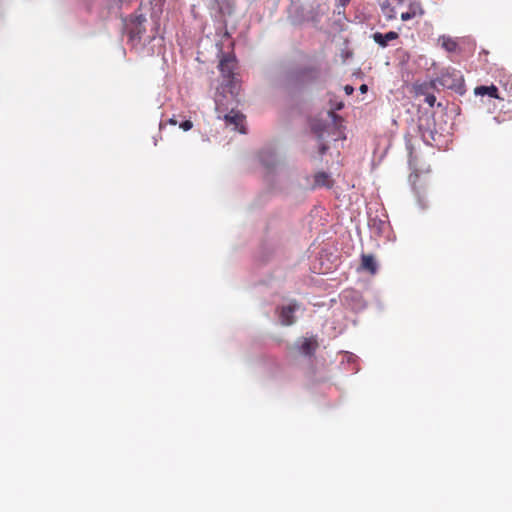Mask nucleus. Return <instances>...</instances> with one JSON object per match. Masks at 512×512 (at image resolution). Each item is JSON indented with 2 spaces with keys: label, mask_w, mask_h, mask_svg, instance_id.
<instances>
[{
  "label": "nucleus",
  "mask_w": 512,
  "mask_h": 512,
  "mask_svg": "<svg viewBox=\"0 0 512 512\" xmlns=\"http://www.w3.org/2000/svg\"><path fill=\"white\" fill-rule=\"evenodd\" d=\"M448 78H449V74L448 73L447 74H443L441 76V82H442L443 85H446L448 87H452L453 85L449 82Z\"/></svg>",
  "instance_id": "nucleus-12"
},
{
  "label": "nucleus",
  "mask_w": 512,
  "mask_h": 512,
  "mask_svg": "<svg viewBox=\"0 0 512 512\" xmlns=\"http://www.w3.org/2000/svg\"><path fill=\"white\" fill-rule=\"evenodd\" d=\"M299 309L297 303H289L281 308L280 322L282 325L289 326L294 323V313Z\"/></svg>",
  "instance_id": "nucleus-2"
},
{
  "label": "nucleus",
  "mask_w": 512,
  "mask_h": 512,
  "mask_svg": "<svg viewBox=\"0 0 512 512\" xmlns=\"http://www.w3.org/2000/svg\"><path fill=\"white\" fill-rule=\"evenodd\" d=\"M344 91H345V93H346L347 95H350V94H352V93H353L354 89H353V87H352V86H350V85H346V86L344 87Z\"/></svg>",
  "instance_id": "nucleus-14"
},
{
  "label": "nucleus",
  "mask_w": 512,
  "mask_h": 512,
  "mask_svg": "<svg viewBox=\"0 0 512 512\" xmlns=\"http://www.w3.org/2000/svg\"><path fill=\"white\" fill-rule=\"evenodd\" d=\"M361 93H365L367 91V86L365 84L360 86Z\"/></svg>",
  "instance_id": "nucleus-15"
},
{
  "label": "nucleus",
  "mask_w": 512,
  "mask_h": 512,
  "mask_svg": "<svg viewBox=\"0 0 512 512\" xmlns=\"http://www.w3.org/2000/svg\"><path fill=\"white\" fill-rule=\"evenodd\" d=\"M372 38L379 46L386 47L389 41H393L398 38V33L394 31L387 32L386 34L376 32L373 34Z\"/></svg>",
  "instance_id": "nucleus-3"
},
{
  "label": "nucleus",
  "mask_w": 512,
  "mask_h": 512,
  "mask_svg": "<svg viewBox=\"0 0 512 512\" xmlns=\"http://www.w3.org/2000/svg\"><path fill=\"white\" fill-rule=\"evenodd\" d=\"M224 120L226 122V125L230 127L233 131H238L240 133L245 132L243 127L244 117L242 114L231 111L230 113L224 116Z\"/></svg>",
  "instance_id": "nucleus-1"
},
{
  "label": "nucleus",
  "mask_w": 512,
  "mask_h": 512,
  "mask_svg": "<svg viewBox=\"0 0 512 512\" xmlns=\"http://www.w3.org/2000/svg\"><path fill=\"white\" fill-rule=\"evenodd\" d=\"M219 68L225 77H230L234 69V62L230 59H223L220 61Z\"/></svg>",
  "instance_id": "nucleus-8"
},
{
  "label": "nucleus",
  "mask_w": 512,
  "mask_h": 512,
  "mask_svg": "<svg viewBox=\"0 0 512 512\" xmlns=\"http://www.w3.org/2000/svg\"><path fill=\"white\" fill-rule=\"evenodd\" d=\"M362 267L368 270L371 274H375L377 271V263L372 255L362 256Z\"/></svg>",
  "instance_id": "nucleus-7"
},
{
  "label": "nucleus",
  "mask_w": 512,
  "mask_h": 512,
  "mask_svg": "<svg viewBox=\"0 0 512 512\" xmlns=\"http://www.w3.org/2000/svg\"><path fill=\"white\" fill-rule=\"evenodd\" d=\"M435 101H436V98H435V96H433V95H428V96L426 97V102H427L430 106H433V105H434V103H435Z\"/></svg>",
  "instance_id": "nucleus-13"
},
{
  "label": "nucleus",
  "mask_w": 512,
  "mask_h": 512,
  "mask_svg": "<svg viewBox=\"0 0 512 512\" xmlns=\"http://www.w3.org/2000/svg\"><path fill=\"white\" fill-rule=\"evenodd\" d=\"M424 14V10L419 2H413L409 5V11L401 14L402 21H408L416 16Z\"/></svg>",
  "instance_id": "nucleus-4"
},
{
  "label": "nucleus",
  "mask_w": 512,
  "mask_h": 512,
  "mask_svg": "<svg viewBox=\"0 0 512 512\" xmlns=\"http://www.w3.org/2000/svg\"><path fill=\"white\" fill-rule=\"evenodd\" d=\"M475 95L484 96L488 95L492 98H499L498 96V89L494 85L490 86H478L474 90Z\"/></svg>",
  "instance_id": "nucleus-6"
},
{
  "label": "nucleus",
  "mask_w": 512,
  "mask_h": 512,
  "mask_svg": "<svg viewBox=\"0 0 512 512\" xmlns=\"http://www.w3.org/2000/svg\"><path fill=\"white\" fill-rule=\"evenodd\" d=\"M316 341L313 338H304L298 343V350L304 355H309L315 350Z\"/></svg>",
  "instance_id": "nucleus-5"
},
{
  "label": "nucleus",
  "mask_w": 512,
  "mask_h": 512,
  "mask_svg": "<svg viewBox=\"0 0 512 512\" xmlns=\"http://www.w3.org/2000/svg\"><path fill=\"white\" fill-rule=\"evenodd\" d=\"M193 127V123L190 120H185L180 124V128L184 131H189Z\"/></svg>",
  "instance_id": "nucleus-11"
},
{
  "label": "nucleus",
  "mask_w": 512,
  "mask_h": 512,
  "mask_svg": "<svg viewBox=\"0 0 512 512\" xmlns=\"http://www.w3.org/2000/svg\"><path fill=\"white\" fill-rule=\"evenodd\" d=\"M316 183L321 186H329L330 180H329L328 175H326L325 173L317 174L316 175Z\"/></svg>",
  "instance_id": "nucleus-10"
},
{
  "label": "nucleus",
  "mask_w": 512,
  "mask_h": 512,
  "mask_svg": "<svg viewBox=\"0 0 512 512\" xmlns=\"http://www.w3.org/2000/svg\"><path fill=\"white\" fill-rule=\"evenodd\" d=\"M169 122H170L171 124H173V125H176V123H177V122H176V120H175L174 118H171V119L169 120Z\"/></svg>",
  "instance_id": "nucleus-16"
},
{
  "label": "nucleus",
  "mask_w": 512,
  "mask_h": 512,
  "mask_svg": "<svg viewBox=\"0 0 512 512\" xmlns=\"http://www.w3.org/2000/svg\"><path fill=\"white\" fill-rule=\"evenodd\" d=\"M441 46L448 52H453L457 48V43L450 37L442 36L439 38Z\"/></svg>",
  "instance_id": "nucleus-9"
}]
</instances>
